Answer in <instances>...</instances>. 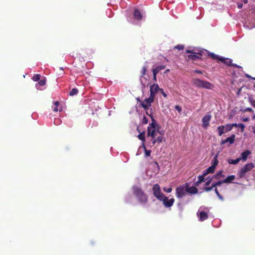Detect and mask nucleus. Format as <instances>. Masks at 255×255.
Instances as JSON below:
<instances>
[{
  "instance_id": "1",
  "label": "nucleus",
  "mask_w": 255,
  "mask_h": 255,
  "mask_svg": "<svg viewBox=\"0 0 255 255\" xmlns=\"http://www.w3.org/2000/svg\"><path fill=\"white\" fill-rule=\"evenodd\" d=\"M143 14H145V12H143V10L140 11L138 9H135L134 10L133 16H142Z\"/></svg>"
},
{
  "instance_id": "3",
  "label": "nucleus",
  "mask_w": 255,
  "mask_h": 255,
  "mask_svg": "<svg viewBox=\"0 0 255 255\" xmlns=\"http://www.w3.org/2000/svg\"><path fill=\"white\" fill-rule=\"evenodd\" d=\"M243 1H244V2L245 3H247L248 2V0H244Z\"/></svg>"
},
{
  "instance_id": "2",
  "label": "nucleus",
  "mask_w": 255,
  "mask_h": 255,
  "mask_svg": "<svg viewBox=\"0 0 255 255\" xmlns=\"http://www.w3.org/2000/svg\"><path fill=\"white\" fill-rule=\"evenodd\" d=\"M243 6V4L242 3H240V4H238V7L239 8H241Z\"/></svg>"
}]
</instances>
